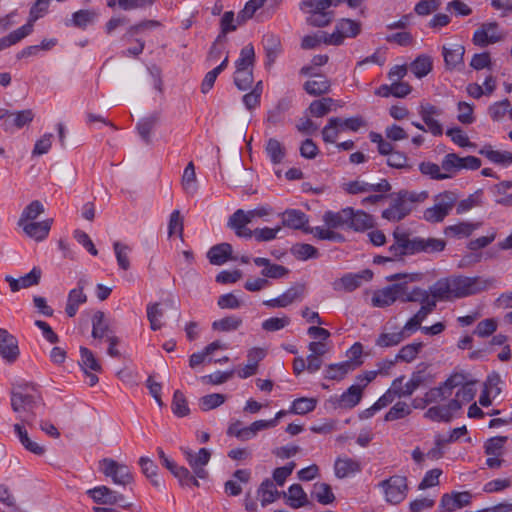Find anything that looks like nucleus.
<instances>
[{
	"label": "nucleus",
	"instance_id": "obj_1",
	"mask_svg": "<svg viewBox=\"0 0 512 512\" xmlns=\"http://www.w3.org/2000/svg\"><path fill=\"white\" fill-rule=\"evenodd\" d=\"M495 283L494 278L481 276L452 275L437 280L431 286V293L440 301L461 299L488 290Z\"/></svg>",
	"mask_w": 512,
	"mask_h": 512
},
{
	"label": "nucleus",
	"instance_id": "obj_2",
	"mask_svg": "<svg viewBox=\"0 0 512 512\" xmlns=\"http://www.w3.org/2000/svg\"><path fill=\"white\" fill-rule=\"evenodd\" d=\"M428 197L427 191L400 190L390 207L382 212V217L388 221H400L412 212L415 204L424 202Z\"/></svg>",
	"mask_w": 512,
	"mask_h": 512
},
{
	"label": "nucleus",
	"instance_id": "obj_3",
	"mask_svg": "<svg viewBox=\"0 0 512 512\" xmlns=\"http://www.w3.org/2000/svg\"><path fill=\"white\" fill-rule=\"evenodd\" d=\"M458 200L455 191H444L434 197V205L424 210L423 218L430 223L442 222L452 211Z\"/></svg>",
	"mask_w": 512,
	"mask_h": 512
},
{
	"label": "nucleus",
	"instance_id": "obj_4",
	"mask_svg": "<svg viewBox=\"0 0 512 512\" xmlns=\"http://www.w3.org/2000/svg\"><path fill=\"white\" fill-rule=\"evenodd\" d=\"M394 243L389 246L388 253L402 260L404 256L421 253V237H410L406 231L396 228L393 232Z\"/></svg>",
	"mask_w": 512,
	"mask_h": 512
},
{
	"label": "nucleus",
	"instance_id": "obj_5",
	"mask_svg": "<svg viewBox=\"0 0 512 512\" xmlns=\"http://www.w3.org/2000/svg\"><path fill=\"white\" fill-rule=\"evenodd\" d=\"M378 487L382 489L386 502L392 505L403 502L409 491L407 477L402 475H393L384 479Z\"/></svg>",
	"mask_w": 512,
	"mask_h": 512
},
{
	"label": "nucleus",
	"instance_id": "obj_6",
	"mask_svg": "<svg viewBox=\"0 0 512 512\" xmlns=\"http://www.w3.org/2000/svg\"><path fill=\"white\" fill-rule=\"evenodd\" d=\"M361 31V25L359 22L342 18L336 25L335 29L331 34H325L323 42L328 45H341L345 38H354Z\"/></svg>",
	"mask_w": 512,
	"mask_h": 512
},
{
	"label": "nucleus",
	"instance_id": "obj_7",
	"mask_svg": "<svg viewBox=\"0 0 512 512\" xmlns=\"http://www.w3.org/2000/svg\"><path fill=\"white\" fill-rule=\"evenodd\" d=\"M100 468L104 475L110 477L117 485L126 486L133 482V475L129 467L111 458L102 459L100 461Z\"/></svg>",
	"mask_w": 512,
	"mask_h": 512
},
{
	"label": "nucleus",
	"instance_id": "obj_8",
	"mask_svg": "<svg viewBox=\"0 0 512 512\" xmlns=\"http://www.w3.org/2000/svg\"><path fill=\"white\" fill-rule=\"evenodd\" d=\"M180 450L193 473L199 479H206L208 477V471L205 467L211 458L210 451L207 448H200L199 451L195 453L189 447H181Z\"/></svg>",
	"mask_w": 512,
	"mask_h": 512
},
{
	"label": "nucleus",
	"instance_id": "obj_9",
	"mask_svg": "<svg viewBox=\"0 0 512 512\" xmlns=\"http://www.w3.org/2000/svg\"><path fill=\"white\" fill-rule=\"evenodd\" d=\"M87 494L98 504H117L124 509H129L132 506V504L125 502V497L121 493L104 485L89 489Z\"/></svg>",
	"mask_w": 512,
	"mask_h": 512
},
{
	"label": "nucleus",
	"instance_id": "obj_10",
	"mask_svg": "<svg viewBox=\"0 0 512 512\" xmlns=\"http://www.w3.org/2000/svg\"><path fill=\"white\" fill-rule=\"evenodd\" d=\"M30 391H36L33 384L19 385L12 391L11 406L15 412L31 409L35 404V395Z\"/></svg>",
	"mask_w": 512,
	"mask_h": 512
},
{
	"label": "nucleus",
	"instance_id": "obj_11",
	"mask_svg": "<svg viewBox=\"0 0 512 512\" xmlns=\"http://www.w3.org/2000/svg\"><path fill=\"white\" fill-rule=\"evenodd\" d=\"M473 43L485 47L502 40L497 22L483 23L473 34Z\"/></svg>",
	"mask_w": 512,
	"mask_h": 512
},
{
	"label": "nucleus",
	"instance_id": "obj_12",
	"mask_svg": "<svg viewBox=\"0 0 512 512\" xmlns=\"http://www.w3.org/2000/svg\"><path fill=\"white\" fill-rule=\"evenodd\" d=\"M472 497L469 491L445 493L441 497L439 509L445 512H453L470 505Z\"/></svg>",
	"mask_w": 512,
	"mask_h": 512
},
{
	"label": "nucleus",
	"instance_id": "obj_13",
	"mask_svg": "<svg viewBox=\"0 0 512 512\" xmlns=\"http://www.w3.org/2000/svg\"><path fill=\"white\" fill-rule=\"evenodd\" d=\"M20 354L18 341L6 329L0 328V356L6 363L16 362Z\"/></svg>",
	"mask_w": 512,
	"mask_h": 512
},
{
	"label": "nucleus",
	"instance_id": "obj_14",
	"mask_svg": "<svg viewBox=\"0 0 512 512\" xmlns=\"http://www.w3.org/2000/svg\"><path fill=\"white\" fill-rule=\"evenodd\" d=\"M363 395V386L351 385L340 396L331 397L334 407L352 409L359 404Z\"/></svg>",
	"mask_w": 512,
	"mask_h": 512
},
{
	"label": "nucleus",
	"instance_id": "obj_15",
	"mask_svg": "<svg viewBox=\"0 0 512 512\" xmlns=\"http://www.w3.org/2000/svg\"><path fill=\"white\" fill-rule=\"evenodd\" d=\"M42 271L39 267H33L26 275L16 279L10 275L5 276V281L9 284L12 292H18L21 289L38 285L41 279Z\"/></svg>",
	"mask_w": 512,
	"mask_h": 512
},
{
	"label": "nucleus",
	"instance_id": "obj_16",
	"mask_svg": "<svg viewBox=\"0 0 512 512\" xmlns=\"http://www.w3.org/2000/svg\"><path fill=\"white\" fill-rule=\"evenodd\" d=\"M282 224L288 228L294 230H302L305 233V229L308 228L309 218L308 216L299 209H286L282 214Z\"/></svg>",
	"mask_w": 512,
	"mask_h": 512
},
{
	"label": "nucleus",
	"instance_id": "obj_17",
	"mask_svg": "<svg viewBox=\"0 0 512 512\" xmlns=\"http://www.w3.org/2000/svg\"><path fill=\"white\" fill-rule=\"evenodd\" d=\"M373 272L370 269H364L357 273H346L341 279V285L347 292L358 289L364 282H369L373 278Z\"/></svg>",
	"mask_w": 512,
	"mask_h": 512
},
{
	"label": "nucleus",
	"instance_id": "obj_18",
	"mask_svg": "<svg viewBox=\"0 0 512 512\" xmlns=\"http://www.w3.org/2000/svg\"><path fill=\"white\" fill-rule=\"evenodd\" d=\"M352 216V208L346 207L338 212L326 211L323 215L325 225L332 229L348 227L349 218Z\"/></svg>",
	"mask_w": 512,
	"mask_h": 512
},
{
	"label": "nucleus",
	"instance_id": "obj_19",
	"mask_svg": "<svg viewBox=\"0 0 512 512\" xmlns=\"http://www.w3.org/2000/svg\"><path fill=\"white\" fill-rule=\"evenodd\" d=\"M334 470L336 477L342 479L359 473L362 466L355 459L338 457L334 463Z\"/></svg>",
	"mask_w": 512,
	"mask_h": 512
},
{
	"label": "nucleus",
	"instance_id": "obj_20",
	"mask_svg": "<svg viewBox=\"0 0 512 512\" xmlns=\"http://www.w3.org/2000/svg\"><path fill=\"white\" fill-rule=\"evenodd\" d=\"M232 252V245L224 242L212 246L207 253V258L212 265L220 266L232 259Z\"/></svg>",
	"mask_w": 512,
	"mask_h": 512
},
{
	"label": "nucleus",
	"instance_id": "obj_21",
	"mask_svg": "<svg viewBox=\"0 0 512 512\" xmlns=\"http://www.w3.org/2000/svg\"><path fill=\"white\" fill-rule=\"evenodd\" d=\"M464 53L465 48L461 44L444 45L442 47L445 64L450 69L457 68L463 64Z\"/></svg>",
	"mask_w": 512,
	"mask_h": 512
},
{
	"label": "nucleus",
	"instance_id": "obj_22",
	"mask_svg": "<svg viewBox=\"0 0 512 512\" xmlns=\"http://www.w3.org/2000/svg\"><path fill=\"white\" fill-rule=\"evenodd\" d=\"M35 117L34 112L31 109L17 111L10 114V119H6L3 123V129L9 131L12 128L22 129L26 125L30 124Z\"/></svg>",
	"mask_w": 512,
	"mask_h": 512
},
{
	"label": "nucleus",
	"instance_id": "obj_23",
	"mask_svg": "<svg viewBox=\"0 0 512 512\" xmlns=\"http://www.w3.org/2000/svg\"><path fill=\"white\" fill-rule=\"evenodd\" d=\"M398 285H389L381 290L374 293L372 297V305L374 307H388L397 301V291L399 290Z\"/></svg>",
	"mask_w": 512,
	"mask_h": 512
},
{
	"label": "nucleus",
	"instance_id": "obj_24",
	"mask_svg": "<svg viewBox=\"0 0 512 512\" xmlns=\"http://www.w3.org/2000/svg\"><path fill=\"white\" fill-rule=\"evenodd\" d=\"M139 465L142 473L149 479L150 483L158 490L165 487L164 481L158 475V466L149 457H141Z\"/></svg>",
	"mask_w": 512,
	"mask_h": 512
},
{
	"label": "nucleus",
	"instance_id": "obj_25",
	"mask_svg": "<svg viewBox=\"0 0 512 512\" xmlns=\"http://www.w3.org/2000/svg\"><path fill=\"white\" fill-rule=\"evenodd\" d=\"M160 117L158 113H152L141 118L136 124V130L144 143H151V133L159 123Z\"/></svg>",
	"mask_w": 512,
	"mask_h": 512
},
{
	"label": "nucleus",
	"instance_id": "obj_26",
	"mask_svg": "<svg viewBox=\"0 0 512 512\" xmlns=\"http://www.w3.org/2000/svg\"><path fill=\"white\" fill-rule=\"evenodd\" d=\"M111 329L108 319H106L104 312L96 311L92 317V337L95 339H102L111 336Z\"/></svg>",
	"mask_w": 512,
	"mask_h": 512
},
{
	"label": "nucleus",
	"instance_id": "obj_27",
	"mask_svg": "<svg viewBox=\"0 0 512 512\" xmlns=\"http://www.w3.org/2000/svg\"><path fill=\"white\" fill-rule=\"evenodd\" d=\"M14 432L20 443L27 451L39 456L44 454L45 448L30 439L28 432L23 425L18 423L14 424Z\"/></svg>",
	"mask_w": 512,
	"mask_h": 512
},
{
	"label": "nucleus",
	"instance_id": "obj_28",
	"mask_svg": "<svg viewBox=\"0 0 512 512\" xmlns=\"http://www.w3.org/2000/svg\"><path fill=\"white\" fill-rule=\"evenodd\" d=\"M374 226L372 215L362 211H354L352 208V216L349 218L348 227L354 231H365Z\"/></svg>",
	"mask_w": 512,
	"mask_h": 512
},
{
	"label": "nucleus",
	"instance_id": "obj_29",
	"mask_svg": "<svg viewBox=\"0 0 512 512\" xmlns=\"http://www.w3.org/2000/svg\"><path fill=\"white\" fill-rule=\"evenodd\" d=\"M479 154L486 157L494 164L508 166L512 164V153L508 151L494 150L492 146L486 145L479 150Z\"/></svg>",
	"mask_w": 512,
	"mask_h": 512
},
{
	"label": "nucleus",
	"instance_id": "obj_30",
	"mask_svg": "<svg viewBox=\"0 0 512 512\" xmlns=\"http://www.w3.org/2000/svg\"><path fill=\"white\" fill-rule=\"evenodd\" d=\"M21 227L29 237L37 241L44 240L50 231V224L48 221L30 223L26 222Z\"/></svg>",
	"mask_w": 512,
	"mask_h": 512
},
{
	"label": "nucleus",
	"instance_id": "obj_31",
	"mask_svg": "<svg viewBox=\"0 0 512 512\" xmlns=\"http://www.w3.org/2000/svg\"><path fill=\"white\" fill-rule=\"evenodd\" d=\"M87 302V295L80 289H72L68 293L65 312L68 317H74L79 306Z\"/></svg>",
	"mask_w": 512,
	"mask_h": 512
},
{
	"label": "nucleus",
	"instance_id": "obj_32",
	"mask_svg": "<svg viewBox=\"0 0 512 512\" xmlns=\"http://www.w3.org/2000/svg\"><path fill=\"white\" fill-rule=\"evenodd\" d=\"M422 348H423L422 342L411 343V344H407V345L403 346L400 349V351L398 352V354L396 355L395 359L390 360L388 362V367L395 365V363L397 361H403L406 363L412 362L417 357V355L419 354V352L421 351Z\"/></svg>",
	"mask_w": 512,
	"mask_h": 512
},
{
	"label": "nucleus",
	"instance_id": "obj_33",
	"mask_svg": "<svg viewBox=\"0 0 512 512\" xmlns=\"http://www.w3.org/2000/svg\"><path fill=\"white\" fill-rule=\"evenodd\" d=\"M330 84L325 76L314 75L309 79L305 85V91L314 96H320L329 92Z\"/></svg>",
	"mask_w": 512,
	"mask_h": 512
},
{
	"label": "nucleus",
	"instance_id": "obj_34",
	"mask_svg": "<svg viewBox=\"0 0 512 512\" xmlns=\"http://www.w3.org/2000/svg\"><path fill=\"white\" fill-rule=\"evenodd\" d=\"M262 42L266 52L267 64L271 65L281 52L280 39L274 34H266L264 35Z\"/></svg>",
	"mask_w": 512,
	"mask_h": 512
},
{
	"label": "nucleus",
	"instance_id": "obj_35",
	"mask_svg": "<svg viewBox=\"0 0 512 512\" xmlns=\"http://www.w3.org/2000/svg\"><path fill=\"white\" fill-rule=\"evenodd\" d=\"M355 370V365L350 361H343L336 364H330L325 369V378L329 380H342L346 374Z\"/></svg>",
	"mask_w": 512,
	"mask_h": 512
},
{
	"label": "nucleus",
	"instance_id": "obj_36",
	"mask_svg": "<svg viewBox=\"0 0 512 512\" xmlns=\"http://www.w3.org/2000/svg\"><path fill=\"white\" fill-rule=\"evenodd\" d=\"M265 152L274 165L280 164L286 156L285 147L275 138H269L267 140Z\"/></svg>",
	"mask_w": 512,
	"mask_h": 512
},
{
	"label": "nucleus",
	"instance_id": "obj_37",
	"mask_svg": "<svg viewBox=\"0 0 512 512\" xmlns=\"http://www.w3.org/2000/svg\"><path fill=\"white\" fill-rule=\"evenodd\" d=\"M312 497L316 501L323 505H328L334 502L335 495L329 484L323 482H317L313 486Z\"/></svg>",
	"mask_w": 512,
	"mask_h": 512
},
{
	"label": "nucleus",
	"instance_id": "obj_38",
	"mask_svg": "<svg viewBox=\"0 0 512 512\" xmlns=\"http://www.w3.org/2000/svg\"><path fill=\"white\" fill-rule=\"evenodd\" d=\"M31 34V25L25 24L18 29L14 30L7 36L0 38V50H4Z\"/></svg>",
	"mask_w": 512,
	"mask_h": 512
},
{
	"label": "nucleus",
	"instance_id": "obj_39",
	"mask_svg": "<svg viewBox=\"0 0 512 512\" xmlns=\"http://www.w3.org/2000/svg\"><path fill=\"white\" fill-rule=\"evenodd\" d=\"M172 475L178 480V483L182 488H198L200 486L198 481L199 478L194 473H191L185 466L178 465Z\"/></svg>",
	"mask_w": 512,
	"mask_h": 512
},
{
	"label": "nucleus",
	"instance_id": "obj_40",
	"mask_svg": "<svg viewBox=\"0 0 512 512\" xmlns=\"http://www.w3.org/2000/svg\"><path fill=\"white\" fill-rule=\"evenodd\" d=\"M288 504L297 509L308 504V497L300 484H292L288 489Z\"/></svg>",
	"mask_w": 512,
	"mask_h": 512
},
{
	"label": "nucleus",
	"instance_id": "obj_41",
	"mask_svg": "<svg viewBox=\"0 0 512 512\" xmlns=\"http://www.w3.org/2000/svg\"><path fill=\"white\" fill-rule=\"evenodd\" d=\"M483 195V190L478 189L474 193L470 194L466 199H463L459 202L457 201L456 213L463 214L475 207L481 206L483 201Z\"/></svg>",
	"mask_w": 512,
	"mask_h": 512
},
{
	"label": "nucleus",
	"instance_id": "obj_42",
	"mask_svg": "<svg viewBox=\"0 0 512 512\" xmlns=\"http://www.w3.org/2000/svg\"><path fill=\"white\" fill-rule=\"evenodd\" d=\"M292 255L301 261L308 259H316L320 256V253L316 247L307 243H296L291 248Z\"/></svg>",
	"mask_w": 512,
	"mask_h": 512
},
{
	"label": "nucleus",
	"instance_id": "obj_43",
	"mask_svg": "<svg viewBox=\"0 0 512 512\" xmlns=\"http://www.w3.org/2000/svg\"><path fill=\"white\" fill-rule=\"evenodd\" d=\"M409 69L417 78L425 77L432 70V59L428 55H419Z\"/></svg>",
	"mask_w": 512,
	"mask_h": 512
},
{
	"label": "nucleus",
	"instance_id": "obj_44",
	"mask_svg": "<svg viewBox=\"0 0 512 512\" xmlns=\"http://www.w3.org/2000/svg\"><path fill=\"white\" fill-rule=\"evenodd\" d=\"M258 496L261 499L262 506H266L275 501L278 491L275 488L273 481L269 478L265 479L257 490Z\"/></svg>",
	"mask_w": 512,
	"mask_h": 512
},
{
	"label": "nucleus",
	"instance_id": "obj_45",
	"mask_svg": "<svg viewBox=\"0 0 512 512\" xmlns=\"http://www.w3.org/2000/svg\"><path fill=\"white\" fill-rule=\"evenodd\" d=\"M255 61V50L252 44L245 45L241 51L235 65L236 70H252Z\"/></svg>",
	"mask_w": 512,
	"mask_h": 512
},
{
	"label": "nucleus",
	"instance_id": "obj_46",
	"mask_svg": "<svg viewBox=\"0 0 512 512\" xmlns=\"http://www.w3.org/2000/svg\"><path fill=\"white\" fill-rule=\"evenodd\" d=\"M242 325V319L235 315H230L212 323V329L219 332L236 331Z\"/></svg>",
	"mask_w": 512,
	"mask_h": 512
},
{
	"label": "nucleus",
	"instance_id": "obj_47",
	"mask_svg": "<svg viewBox=\"0 0 512 512\" xmlns=\"http://www.w3.org/2000/svg\"><path fill=\"white\" fill-rule=\"evenodd\" d=\"M306 234H313L314 237L320 239V240H330L335 242H344L345 238L342 234L335 232L327 227V229L316 226V227H310L305 229Z\"/></svg>",
	"mask_w": 512,
	"mask_h": 512
},
{
	"label": "nucleus",
	"instance_id": "obj_48",
	"mask_svg": "<svg viewBox=\"0 0 512 512\" xmlns=\"http://www.w3.org/2000/svg\"><path fill=\"white\" fill-rule=\"evenodd\" d=\"M97 17L98 13L94 10H79L72 14L71 24L75 27L85 29L89 24L93 23Z\"/></svg>",
	"mask_w": 512,
	"mask_h": 512
},
{
	"label": "nucleus",
	"instance_id": "obj_49",
	"mask_svg": "<svg viewBox=\"0 0 512 512\" xmlns=\"http://www.w3.org/2000/svg\"><path fill=\"white\" fill-rule=\"evenodd\" d=\"M506 436H495L487 439L484 443V452L488 456H502L504 445L507 442Z\"/></svg>",
	"mask_w": 512,
	"mask_h": 512
},
{
	"label": "nucleus",
	"instance_id": "obj_50",
	"mask_svg": "<svg viewBox=\"0 0 512 512\" xmlns=\"http://www.w3.org/2000/svg\"><path fill=\"white\" fill-rule=\"evenodd\" d=\"M171 410L175 416L180 418L185 417L190 413L187 399L180 390H176L173 394Z\"/></svg>",
	"mask_w": 512,
	"mask_h": 512
},
{
	"label": "nucleus",
	"instance_id": "obj_51",
	"mask_svg": "<svg viewBox=\"0 0 512 512\" xmlns=\"http://www.w3.org/2000/svg\"><path fill=\"white\" fill-rule=\"evenodd\" d=\"M317 401L314 398L301 397L295 399L289 412L297 415H305L316 408Z\"/></svg>",
	"mask_w": 512,
	"mask_h": 512
},
{
	"label": "nucleus",
	"instance_id": "obj_52",
	"mask_svg": "<svg viewBox=\"0 0 512 512\" xmlns=\"http://www.w3.org/2000/svg\"><path fill=\"white\" fill-rule=\"evenodd\" d=\"M43 212H44L43 204L39 200L32 201L22 211V214L18 221V225L22 226L24 223L28 222L29 220L36 219Z\"/></svg>",
	"mask_w": 512,
	"mask_h": 512
},
{
	"label": "nucleus",
	"instance_id": "obj_53",
	"mask_svg": "<svg viewBox=\"0 0 512 512\" xmlns=\"http://www.w3.org/2000/svg\"><path fill=\"white\" fill-rule=\"evenodd\" d=\"M441 168L444 174H449L452 178L461 170V157L456 153H448L442 159Z\"/></svg>",
	"mask_w": 512,
	"mask_h": 512
},
{
	"label": "nucleus",
	"instance_id": "obj_54",
	"mask_svg": "<svg viewBox=\"0 0 512 512\" xmlns=\"http://www.w3.org/2000/svg\"><path fill=\"white\" fill-rule=\"evenodd\" d=\"M80 365L85 372V370H92L94 372H101L102 367L98 360L95 358L93 352L86 348V347H80Z\"/></svg>",
	"mask_w": 512,
	"mask_h": 512
},
{
	"label": "nucleus",
	"instance_id": "obj_55",
	"mask_svg": "<svg viewBox=\"0 0 512 512\" xmlns=\"http://www.w3.org/2000/svg\"><path fill=\"white\" fill-rule=\"evenodd\" d=\"M333 98H320L314 100L308 110L311 116L319 118L323 117L331 111Z\"/></svg>",
	"mask_w": 512,
	"mask_h": 512
},
{
	"label": "nucleus",
	"instance_id": "obj_56",
	"mask_svg": "<svg viewBox=\"0 0 512 512\" xmlns=\"http://www.w3.org/2000/svg\"><path fill=\"white\" fill-rule=\"evenodd\" d=\"M147 318L150 322V328L153 331L160 330L162 327V323L160 319L163 317V310L160 308V303H149L146 308Z\"/></svg>",
	"mask_w": 512,
	"mask_h": 512
},
{
	"label": "nucleus",
	"instance_id": "obj_57",
	"mask_svg": "<svg viewBox=\"0 0 512 512\" xmlns=\"http://www.w3.org/2000/svg\"><path fill=\"white\" fill-rule=\"evenodd\" d=\"M474 231V225L468 222H460L455 225L447 226L444 230L445 235L456 237V238H464L468 237Z\"/></svg>",
	"mask_w": 512,
	"mask_h": 512
},
{
	"label": "nucleus",
	"instance_id": "obj_58",
	"mask_svg": "<svg viewBox=\"0 0 512 512\" xmlns=\"http://www.w3.org/2000/svg\"><path fill=\"white\" fill-rule=\"evenodd\" d=\"M441 165L439 166L433 162H421L419 164V170L423 175L429 176L434 180H444L450 178L449 174H444L441 172Z\"/></svg>",
	"mask_w": 512,
	"mask_h": 512
},
{
	"label": "nucleus",
	"instance_id": "obj_59",
	"mask_svg": "<svg viewBox=\"0 0 512 512\" xmlns=\"http://www.w3.org/2000/svg\"><path fill=\"white\" fill-rule=\"evenodd\" d=\"M266 0H249L244 8L237 15V24H242L248 19L252 18L255 12L261 8Z\"/></svg>",
	"mask_w": 512,
	"mask_h": 512
},
{
	"label": "nucleus",
	"instance_id": "obj_60",
	"mask_svg": "<svg viewBox=\"0 0 512 512\" xmlns=\"http://www.w3.org/2000/svg\"><path fill=\"white\" fill-rule=\"evenodd\" d=\"M226 396L220 393H212L200 398L199 406L202 411H209L222 405Z\"/></svg>",
	"mask_w": 512,
	"mask_h": 512
},
{
	"label": "nucleus",
	"instance_id": "obj_61",
	"mask_svg": "<svg viewBox=\"0 0 512 512\" xmlns=\"http://www.w3.org/2000/svg\"><path fill=\"white\" fill-rule=\"evenodd\" d=\"M411 413V408L406 402H397L385 414V421H395L408 416Z\"/></svg>",
	"mask_w": 512,
	"mask_h": 512
},
{
	"label": "nucleus",
	"instance_id": "obj_62",
	"mask_svg": "<svg viewBox=\"0 0 512 512\" xmlns=\"http://www.w3.org/2000/svg\"><path fill=\"white\" fill-rule=\"evenodd\" d=\"M182 186L187 193L196 191V173L193 162H189L182 175Z\"/></svg>",
	"mask_w": 512,
	"mask_h": 512
},
{
	"label": "nucleus",
	"instance_id": "obj_63",
	"mask_svg": "<svg viewBox=\"0 0 512 512\" xmlns=\"http://www.w3.org/2000/svg\"><path fill=\"white\" fill-rule=\"evenodd\" d=\"M405 339L404 332L381 333L377 340L376 345L379 347H393L401 343Z\"/></svg>",
	"mask_w": 512,
	"mask_h": 512
},
{
	"label": "nucleus",
	"instance_id": "obj_64",
	"mask_svg": "<svg viewBox=\"0 0 512 512\" xmlns=\"http://www.w3.org/2000/svg\"><path fill=\"white\" fill-rule=\"evenodd\" d=\"M329 7L327 0H302L299 3L300 10L307 14L328 12Z\"/></svg>",
	"mask_w": 512,
	"mask_h": 512
}]
</instances>
